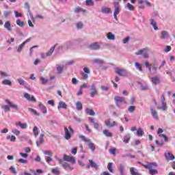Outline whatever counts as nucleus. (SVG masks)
<instances>
[{"label":"nucleus","mask_w":175,"mask_h":175,"mask_svg":"<svg viewBox=\"0 0 175 175\" xmlns=\"http://www.w3.org/2000/svg\"><path fill=\"white\" fill-rule=\"evenodd\" d=\"M75 133V130L72 128V126H64V139L66 140H70L72 139V134Z\"/></svg>","instance_id":"f257e3e1"},{"label":"nucleus","mask_w":175,"mask_h":175,"mask_svg":"<svg viewBox=\"0 0 175 175\" xmlns=\"http://www.w3.org/2000/svg\"><path fill=\"white\" fill-rule=\"evenodd\" d=\"M158 164L156 163H149L147 165H144L145 169H148L149 174L151 175L158 174V170H154L152 167H157Z\"/></svg>","instance_id":"f03ea898"},{"label":"nucleus","mask_w":175,"mask_h":175,"mask_svg":"<svg viewBox=\"0 0 175 175\" xmlns=\"http://www.w3.org/2000/svg\"><path fill=\"white\" fill-rule=\"evenodd\" d=\"M148 51H150V49L148 48H144L142 49H139L137 52L135 53L136 55H143L144 58L147 59L149 58L150 55H148Z\"/></svg>","instance_id":"7ed1b4c3"},{"label":"nucleus","mask_w":175,"mask_h":175,"mask_svg":"<svg viewBox=\"0 0 175 175\" xmlns=\"http://www.w3.org/2000/svg\"><path fill=\"white\" fill-rule=\"evenodd\" d=\"M63 161H66V162H71V163H76V159L72 156H68L67 154H64L63 157Z\"/></svg>","instance_id":"20e7f679"},{"label":"nucleus","mask_w":175,"mask_h":175,"mask_svg":"<svg viewBox=\"0 0 175 175\" xmlns=\"http://www.w3.org/2000/svg\"><path fill=\"white\" fill-rule=\"evenodd\" d=\"M164 155L165 157L166 161L168 162H170V161H174L175 159L174 155H173V154H172L170 152L166 151L164 153Z\"/></svg>","instance_id":"39448f33"},{"label":"nucleus","mask_w":175,"mask_h":175,"mask_svg":"<svg viewBox=\"0 0 175 175\" xmlns=\"http://www.w3.org/2000/svg\"><path fill=\"white\" fill-rule=\"evenodd\" d=\"M98 94V90H96V86L95 84H92L90 86V96L94 98L95 95Z\"/></svg>","instance_id":"423d86ee"},{"label":"nucleus","mask_w":175,"mask_h":175,"mask_svg":"<svg viewBox=\"0 0 175 175\" xmlns=\"http://www.w3.org/2000/svg\"><path fill=\"white\" fill-rule=\"evenodd\" d=\"M114 100L116 105H118V103H126L125 98L119 96H115Z\"/></svg>","instance_id":"0eeeda50"},{"label":"nucleus","mask_w":175,"mask_h":175,"mask_svg":"<svg viewBox=\"0 0 175 175\" xmlns=\"http://www.w3.org/2000/svg\"><path fill=\"white\" fill-rule=\"evenodd\" d=\"M115 72L117 75H119V76L125 77L128 75V72H126V70L125 69L116 68Z\"/></svg>","instance_id":"6e6552de"},{"label":"nucleus","mask_w":175,"mask_h":175,"mask_svg":"<svg viewBox=\"0 0 175 175\" xmlns=\"http://www.w3.org/2000/svg\"><path fill=\"white\" fill-rule=\"evenodd\" d=\"M105 125L108 128H114L117 125V122L114 121L111 123V119H108L105 120Z\"/></svg>","instance_id":"1a4fd4ad"},{"label":"nucleus","mask_w":175,"mask_h":175,"mask_svg":"<svg viewBox=\"0 0 175 175\" xmlns=\"http://www.w3.org/2000/svg\"><path fill=\"white\" fill-rule=\"evenodd\" d=\"M24 98L27 99L29 102H36V98L33 96H31L28 93H24Z\"/></svg>","instance_id":"9d476101"},{"label":"nucleus","mask_w":175,"mask_h":175,"mask_svg":"<svg viewBox=\"0 0 175 175\" xmlns=\"http://www.w3.org/2000/svg\"><path fill=\"white\" fill-rule=\"evenodd\" d=\"M89 49H90V50H99L100 49V45H99V43L98 42H94L89 46Z\"/></svg>","instance_id":"9b49d317"},{"label":"nucleus","mask_w":175,"mask_h":175,"mask_svg":"<svg viewBox=\"0 0 175 175\" xmlns=\"http://www.w3.org/2000/svg\"><path fill=\"white\" fill-rule=\"evenodd\" d=\"M113 6L115 8V11L113 14H120V12L121 11V10H120V3L116 1L113 2Z\"/></svg>","instance_id":"f8f14e48"},{"label":"nucleus","mask_w":175,"mask_h":175,"mask_svg":"<svg viewBox=\"0 0 175 175\" xmlns=\"http://www.w3.org/2000/svg\"><path fill=\"white\" fill-rule=\"evenodd\" d=\"M38 106L41 111H42L44 114H46L47 113V108L46 107V106H44V105H43V103H42L41 102H39Z\"/></svg>","instance_id":"ddd939ff"},{"label":"nucleus","mask_w":175,"mask_h":175,"mask_svg":"<svg viewBox=\"0 0 175 175\" xmlns=\"http://www.w3.org/2000/svg\"><path fill=\"white\" fill-rule=\"evenodd\" d=\"M4 28L7 29L9 32H12V24L10 21H7L4 24Z\"/></svg>","instance_id":"4468645a"},{"label":"nucleus","mask_w":175,"mask_h":175,"mask_svg":"<svg viewBox=\"0 0 175 175\" xmlns=\"http://www.w3.org/2000/svg\"><path fill=\"white\" fill-rule=\"evenodd\" d=\"M152 82L155 85H158L161 83V79H159V77L155 76L152 77Z\"/></svg>","instance_id":"2eb2a0df"},{"label":"nucleus","mask_w":175,"mask_h":175,"mask_svg":"<svg viewBox=\"0 0 175 175\" xmlns=\"http://www.w3.org/2000/svg\"><path fill=\"white\" fill-rule=\"evenodd\" d=\"M89 162L91 167H94V169H95L96 170H98V169H99V166L96 163H95V161H94V160L89 159Z\"/></svg>","instance_id":"dca6fc26"},{"label":"nucleus","mask_w":175,"mask_h":175,"mask_svg":"<svg viewBox=\"0 0 175 175\" xmlns=\"http://www.w3.org/2000/svg\"><path fill=\"white\" fill-rule=\"evenodd\" d=\"M68 109V105H66V103L64 101H59V105L57 106V109L58 110H59V109Z\"/></svg>","instance_id":"f3484780"},{"label":"nucleus","mask_w":175,"mask_h":175,"mask_svg":"<svg viewBox=\"0 0 175 175\" xmlns=\"http://www.w3.org/2000/svg\"><path fill=\"white\" fill-rule=\"evenodd\" d=\"M101 13H104L105 14L111 13V8L107 7H103L101 9Z\"/></svg>","instance_id":"a211bd4d"},{"label":"nucleus","mask_w":175,"mask_h":175,"mask_svg":"<svg viewBox=\"0 0 175 175\" xmlns=\"http://www.w3.org/2000/svg\"><path fill=\"white\" fill-rule=\"evenodd\" d=\"M150 25H152L154 31H159V28H158V26L157 25V22L154 21L153 18H151L150 20Z\"/></svg>","instance_id":"6ab92c4d"},{"label":"nucleus","mask_w":175,"mask_h":175,"mask_svg":"<svg viewBox=\"0 0 175 175\" xmlns=\"http://www.w3.org/2000/svg\"><path fill=\"white\" fill-rule=\"evenodd\" d=\"M150 111L152 113V118H155V120H159V117L158 116V112L154 110V108H150Z\"/></svg>","instance_id":"aec40b11"},{"label":"nucleus","mask_w":175,"mask_h":175,"mask_svg":"<svg viewBox=\"0 0 175 175\" xmlns=\"http://www.w3.org/2000/svg\"><path fill=\"white\" fill-rule=\"evenodd\" d=\"M16 125V126H20L21 129H27V128H28V125H27V124H23L21 122H17Z\"/></svg>","instance_id":"412c9836"},{"label":"nucleus","mask_w":175,"mask_h":175,"mask_svg":"<svg viewBox=\"0 0 175 175\" xmlns=\"http://www.w3.org/2000/svg\"><path fill=\"white\" fill-rule=\"evenodd\" d=\"M59 162L62 165V166L64 167V169H66L68 167H70V165L67 162L64 161L62 159H58Z\"/></svg>","instance_id":"4be33fe9"},{"label":"nucleus","mask_w":175,"mask_h":175,"mask_svg":"<svg viewBox=\"0 0 175 175\" xmlns=\"http://www.w3.org/2000/svg\"><path fill=\"white\" fill-rule=\"evenodd\" d=\"M103 133L107 137H113V134L110 131H109V130L107 129L103 130Z\"/></svg>","instance_id":"5701e85b"},{"label":"nucleus","mask_w":175,"mask_h":175,"mask_svg":"<svg viewBox=\"0 0 175 175\" xmlns=\"http://www.w3.org/2000/svg\"><path fill=\"white\" fill-rule=\"evenodd\" d=\"M89 120H90V122L94 124V126L95 129H99V123L95 122V119L90 118Z\"/></svg>","instance_id":"b1692460"},{"label":"nucleus","mask_w":175,"mask_h":175,"mask_svg":"<svg viewBox=\"0 0 175 175\" xmlns=\"http://www.w3.org/2000/svg\"><path fill=\"white\" fill-rule=\"evenodd\" d=\"M85 111L87 114H89V116H92V117H95V111H94L92 109L87 108L85 109Z\"/></svg>","instance_id":"393cba45"},{"label":"nucleus","mask_w":175,"mask_h":175,"mask_svg":"<svg viewBox=\"0 0 175 175\" xmlns=\"http://www.w3.org/2000/svg\"><path fill=\"white\" fill-rule=\"evenodd\" d=\"M144 135V131H143V129L139 128L137 131V136L142 137Z\"/></svg>","instance_id":"a878e982"},{"label":"nucleus","mask_w":175,"mask_h":175,"mask_svg":"<svg viewBox=\"0 0 175 175\" xmlns=\"http://www.w3.org/2000/svg\"><path fill=\"white\" fill-rule=\"evenodd\" d=\"M130 140H131V134L128 133L125 135L124 139L123 140V143H125V144H126L127 143H129Z\"/></svg>","instance_id":"bb28decb"},{"label":"nucleus","mask_w":175,"mask_h":175,"mask_svg":"<svg viewBox=\"0 0 175 175\" xmlns=\"http://www.w3.org/2000/svg\"><path fill=\"white\" fill-rule=\"evenodd\" d=\"M107 38L109 40H114V39H116V36H114L113 33L109 32L107 35Z\"/></svg>","instance_id":"cd10ccee"},{"label":"nucleus","mask_w":175,"mask_h":175,"mask_svg":"<svg viewBox=\"0 0 175 175\" xmlns=\"http://www.w3.org/2000/svg\"><path fill=\"white\" fill-rule=\"evenodd\" d=\"M33 133L35 137H38L39 136V131L37 126H35L33 129Z\"/></svg>","instance_id":"c85d7f7f"},{"label":"nucleus","mask_w":175,"mask_h":175,"mask_svg":"<svg viewBox=\"0 0 175 175\" xmlns=\"http://www.w3.org/2000/svg\"><path fill=\"white\" fill-rule=\"evenodd\" d=\"M76 107H77V110H78L79 111H80L81 110H83V104L81 103V102L80 101L77 102Z\"/></svg>","instance_id":"c756f323"},{"label":"nucleus","mask_w":175,"mask_h":175,"mask_svg":"<svg viewBox=\"0 0 175 175\" xmlns=\"http://www.w3.org/2000/svg\"><path fill=\"white\" fill-rule=\"evenodd\" d=\"M75 13H86L87 12V10H83L81 8H77L75 9L74 10Z\"/></svg>","instance_id":"7c9ffc66"},{"label":"nucleus","mask_w":175,"mask_h":175,"mask_svg":"<svg viewBox=\"0 0 175 175\" xmlns=\"http://www.w3.org/2000/svg\"><path fill=\"white\" fill-rule=\"evenodd\" d=\"M54 50H55V46H53L51 48L49 51L46 53V56L50 57V55H51V54H53V53H54Z\"/></svg>","instance_id":"2f4dec72"},{"label":"nucleus","mask_w":175,"mask_h":175,"mask_svg":"<svg viewBox=\"0 0 175 175\" xmlns=\"http://www.w3.org/2000/svg\"><path fill=\"white\" fill-rule=\"evenodd\" d=\"M79 139H81L82 142H85V143H90V142H91V140L85 137L84 135H79Z\"/></svg>","instance_id":"473e14b6"},{"label":"nucleus","mask_w":175,"mask_h":175,"mask_svg":"<svg viewBox=\"0 0 175 175\" xmlns=\"http://www.w3.org/2000/svg\"><path fill=\"white\" fill-rule=\"evenodd\" d=\"M16 25H18V27H21L23 28L25 25V23H24V21H21L20 19L16 20Z\"/></svg>","instance_id":"72a5a7b5"},{"label":"nucleus","mask_w":175,"mask_h":175,"mask_svg":"<svg viewBox=\"0 0 175 175\" xmlns=\"http://www.w3.org/2000/svg\"><path fill=\"white\" fill-rule=\"evenodd\" d=\"M51 173L55 175H59L61 172L58 168H53L51 170Z\"/></svg>","instance_id":"f704fd0d"},{"label":"nucleus","mask_w":175,"mask_h":175,"mask_svg":"<svg viewBox=\"0 0 175 175\" xmlns=\"http://www.w3.org/2000/svg\"><path fill=\"white\" fill-rule=\"evenodd\" d=\"M2 84H3V85H12V81L9 80V79H5L2 81Z\"/></svg>","instance_id":"c9c22d12"},{"label":"nucleus","mask_w":175,"mask_h":175,"mask_svg":"<svg viewBox=\"0 0 175 175\" xmlns=\"http://www.w3.org/2000/svg\"><path fill=\"white\" fill-rule=\"evenodd\" d=\"M113 163H109L107 169L110 173H113L114 172V170H113Z\"/></svg>","instance_id":"e433bc0d"},{"label":"nucleus","mask_w":175,"mask_h":175,"mask_svg":"<svg viewBox=\"0 0 175 175\" xmlns=\"http://www.w3.org/2000/svg\"><path fill=\"white\" fill-rule=\"evenodd\" d=\"M167 38V31H163L161 32V39H166Z\"/></svg>","instance_id":"4c0bfd02"},{"label":"nucleus","mask_w":175,"mask_h":175,"mask_svg":"<svg viewBox=\"0 0 175 175\" xmlns=\"http://www.w3.org/2000/svg\"><path fill=\"white\" fill-rule=\"evenodd\" d=\"M88 147L91 151H95V145L92 142L88 144Z\"/></svg>","instance_id":"58836bf2"},{"label":"nucleus","mask_w":175,"mask_h":175,"mask_svg":"<svg viewBox=\"0 0 175 175\" xmlns=\"http://www.w3.org/2000/svg\"><path fill=\"white\" fill-rule=\"evenodd\" d=\"M126 7H127L129 10H130V11L135 10V6H133V5L131 4L130 3H128L126 4Z\"/></svg>","instance_id":"ea45409f"},{"label":"nucleus","mask_w":175,"mask_h":175,"mask_svg":"<svg viewBox=\"0 0 175 175\" xmlns=\"http://www.w3.org/2000/svg\"><path fill=\"white\" fill-rule=\"evenodd\" d=\"M85 5L86 6H94V3L93 2L92 0H86Z\"/></svg>","instance_id":"a19ab883"},{"label":"nucleus","mask_w":175,"mask_h":175,"mask_svg":"<svg viewBox=\"0 0 175 175\" xmlns=\"http://www.w3.org/2000/svg\"><path fill=\"white\" fill-rule=\"evenodd\" d=\"M40 81H42V84H47L49 83V80L43 77H40Z\"/></svg>","instance_id":"79ce46f5"},{"label":"nucleus","mask_w":175,"mask_h":175,"mask_svg":"<svg viewBox=\"0 0 175 175\" xmlns=\"http://www.w3.org/2000/svg\"><path fill=\"white\" fill-rule=\"evenodd\" d=\"M7 140H10V142H16V136L14 135H8L7 136Z\"/></svg>","instance_id":"37998d69"},{"label":"nucleus","mask_w":175,"mask_h":175,"mask_svg":"<svg viewBox=\"0 0 175 175\" xmlns=\"http://www.w3.org/2000/svg\"><path fill=\"white\" fill-rule=\"evenodd\" d=\"M24 46H25V42H23L19 45L17 49L18 53H21V51H23V47H24Z\"/></svg>","instance_id":"c03bdc74"},{"label":"nucleus","mask_w":175,"mask_h":175,"mask_svg":"<svg viewBox=\"0 0 175 175\" xmlns=\"http://www.w3.org/2000/svg\"><path fill=\"white\" fill-rule=\"evenodd\" d=\"M128 110L129 111V113H133L135 111V110H136V106H129L128 108Z\"/></svg>","instance_id":"a18cd8bd"},{"label":"nucleus","mask_w":175,"mask_h":175,"mask_svg":"<svg viewBox=\"0 0 175 175\" xmlns=\"http://www.w3.org/2000/svg\"><path fill=\"white\" fill-rule=\"evenodd\" d=\"M44 137V134L40 135V139L38 141V144H43Z\"/></svg>","instance_id":"49530a36"},{"label":"nucleus","mask_w":175,"mask_h":175,"mask_svg":"<svg viewBox=\"0 0 175 175\" xmlns=\"http://www.w3.org/2000/svg\"><path fill=\"white\" fill-rule=\"evenodd\" d=\"M161 106L162 110H163L164 111L167 110V107L166 106V103L165 101H161Z\"/></svg>","instance_id":"de8ad7c7"},{"label":"nucleus","mask_w":175,"mask_h":175,"mask_svg":"<svg viewBox=\"0 0 175 175\" xmlns=\"http://www.w3.org/2000/svg\"><path fill=\"white\" fill-rule=\"evenodd\" d=\"M135 68H137V69H139V72H143V68H142V66L139 63L135 62Z\"/></svg>","instance_id":"09e8293b"},{"label":"nucleus","mask_w":175,"mask_h":175,"mask_svg":"<svg viewBox=\"0 0 175 175\" xmlns=\"http://www.w3.org/2000/svg\"><path fill=\"white\" fill-rule=\"evenodd\" d=\"M109 152H110V154H112V155H116V152H117V149H116L115 148H111L109 150Z\"/></svg>","instance_id":"8fccbe9b"},{"label":"nucleus","mask_w":175,"mask_h":175,"mask_svg":"<svg viewBox=\"0 0 175 175\" xmlns=\"http://www.w3.org/2000/svg\"><path fill=\"white\" fill-rule=\"evenodd\" d=\"M130 172L131 175H139V172H135V167H132L130 168Z\"/></svg>","instance_id":"3c124183"},{"label":"nucleus","mask_w":175,"mask_h":175,"mask_svg":"<svg viewBox=\"0 0 175 175\" xmlns=\"http://www.w3.org/2000/svg\"><path fill=\"white\" fill-rule=\"evenodd\" d=\"M11 13H12V11H5L3 12V16H4L5 18H8V17H9V16H10Z\"/></svg>","instance_id":"603ef678"},{"label":"nucleus","mask_w":175,"mask_h":175,"mask_svg":"<svg viewBox=\"0 0 175 175\" xmlns=\"http://www.w3.org/2000/svg\"><path fill=\"white\" fill-rule=\"evenodd\" d=\"M1 107L5 111H10V106L9 105H2Z\"/></svg>","instance_id":"864d4df0"},{"label":"nucleus","mask_w":175,"mask_h":175,"mask_svg":"<svg viewBox=\"0 0 175 175\" xmlns=\"http://www.w3.org/2000/svg\"><path fill=\"white\" fill-rule=\"evenodd\" d=\"M9 106H10V107H12V109H15V110H18V107H17V105H16V104L11 103L9 105Z\"/></svg>","instance_id":"5fc2aeb1"},{"label":"nucleus","mask_w":175,"mask_h":175,"mask_svg":"<svg viewBox=\"0 0 175 175\" xmlns=\"http://www.w3.org/2000/svg\"><path fill=\"white\" fill-rule=\"evenodd\" d=\"M159 137H163L164 139V142H168L169 139H167V137L165 135V134H159Z\"/></svg>","instance_id":"6e6d98bb"},{"label":"nucleus","mask_w":175,"mask_h":175,"mask_svg":"<svg viewBox=\"0 0 175 175\" xmlns=\"http://www.w3.org/2000/svg\"><path fill=\"white\" fill-rule=\"evenodd\" d=\"M14 13L15 14V17H23V14L17 12L16 10H14Z\"/></svg>","instance_id":"4d7b16f0"},{"label":"nucleus","mask_w":175,"mask_h":175,"mask_svg":"<svg viewBox=\"0 0 175 175\" xmlns=\"http://www.w3.org/2000/svg\"><path fill=\"white\" fill-rule=\"evenodd\" d=\"M148 89V85H144L143 84H141V90H142V91H147Z\"/></svg>","instance_id":"13d9d810"},{"label":"nucleus","mask_w":175,"mask_h":175,"mask_svg":"<svg viewBox=\"0 0 175 175\" xmlns=\"http://www.w3.org/2000/svg\"><path fill=\"white\" fill-rule=\"evenodd\" d=\"M18 162H19V163H28V161H27L24 159H18Z\"/></svg>","instance_id":"bf43d9fd"},{"label":"nucleus","mask_w":175,"mask_h":175,"mask_svg":"<svg viewBox=\"0 0 175 175\" xmlns=\"http://www.w3.org/2000/svg\"><path fill=\"white\" fill-rule=\"evenodd\" d=\"M10 170L13 174H16L17 173L16 168H14L13 166L10 167Z\"/></svg>","instance_id":"052dcab7"},{"label":"nucleus","mask_w":175,"mask_h":175,"mask_svg":"<svg viewBox=\"0 0 175 175\" xmlns=\"http://www.w3.org/2000/svg\"><path fill=\"white\" fill-rule=\"evenodd\" d=\"M172 50V46L167 45L166 48L164 49L165 53H169Z\"/></svg>","instance_id":"680f3d73"},{"label":"nucleus","mask_w":175,"mask_h":175,"mask_svg":"<svg viewBox=\"0 0 175 175\" xmlns=\"http://www.w3.org/2000/svg\"><path fill=\"white\" fill-rule=\"evenodd\" d=\"M83 71L85 72V73H87V75H90L91 70H90V68H88V67H85L83 68Z\"/></svg>","instance_id":"e2e57ef3"},{"label":"nucleus","mask_w":175,"mask_h":175,"mask_svg":"<svg viewBox=\"0 0 175 175\" xmlns=\"http://www.w3.org/2000/svg\"><path fill=\"white\" fill-rule=\"evenodd\" d=\"M57 70L58 73H62V72L64 70V68H62L61 66H58V67H57Z\"/></svg>","instance_id":"0e129e2a"},{"label":"nucleus","mask_w":175,"mask_h":175,"mask_svg":"<svg viewBox=\"0 0 175 175\" xmlns=\"http://www.w3.org/2000/svg\"><path fill=\"white\" fill-rule=\"evenodd\" d=\"M44 155H49V157H52L53 154H51V151L46 150L44 152Z\"/></svg>","instance_id":"69168bd1"},{"label":"nucleus","mask_w":175,"mask_h":175,"mask_svg":"<svg viewBox=\"0 0 175 175\" xmlns=\"http://www.w3.org/2000/svg\"><path fill=\"white\" fill-rule=\"evenodd\" d=\"M47 104L48 105H51V106H53V107L55 106L54 100H48L47 101Z\"/></svg>","instance_id":"338daca9"},{"label":"nucleus","mask_w":175,"mask_h":175,"mask_svg":"<svg viewBox=\"0 0 175 175\" xmlns=\"http://www.w3.org/2000/svg\"><path fill=\"white\" fill-rule=\"evenodd\" d=\"M18 81L21 85H24V83H25V81L23 79H18Z\"/></svg>","instance_id":"774afa93"}]
</instances>
